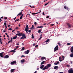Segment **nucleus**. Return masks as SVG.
<instances>
[{
  "label": "nucleus",
  "mask_w": 73,
  "mask_h": 73,
  "mask_svg": "<svg viewBox=\"0 0 73 73\" xmlns=\"http://www.w3.org/2000/svg\"><path fill=\"white\" fill-rule=\"evenodd\" d=\"M3 53H4V52H1L0 53V56L1 57H4V55H3Z\"/></svg>",
  "instance_id": "6"
},
{
  "label": "nucleus",
  "mask_w": 73,
  "mask_h": 73,
  "mask_svg": "<svg viewBox=\"0 0 73 73\" xmlns=\"http://www.w3.org/2000/svg\"><path fill=\"white\" fill-rule=\"evenodd\" d=\"M43 28V26H38V27H37V28Z\"/></svg>",
  "instance_id": "22"
},
{
  "label": "nucleus",
  "mask_w": 73,
  "mask_h": 73,
  "mask_svg": "<svg viewBox=\"0 0 73 73\" xmlns=\"http://www.w3.org/2000/svg\"><path fill=\"white\" fill-rule=\"evenodd\" d=\"M16 17L14 18V20H16Z\"/></svg>",
  "instance_id": "56"
},
{
  "label": "nucleus",
  "mask_w": 73,
  "mask_h": 73,
  "mask_svg": "<svg viewBox=\"0 0 73 73\" xmlns=\"http://www.w3.org/2000/svg\"><path fill=\"white\" fill-rule=\"evenodd\" d=\"M21 39H23V40H24V38L23 37V36L21 38Z\"/></svg>",
  "instance_id": "41"
},
{
  "label": "nucleus",
  "mask_w": 73,
  "mask_h": 73,
  "mask_svg": "<svg viewBox=\"0 0 73 73\" xmlns=\"http://www.w3.org/2000/svg\"><path fill=\"white\" fill-rule=\"evenodd\" d=\"M25 57V56L24 55H22L21 56V58L22 57Z\"/></svg>",
  "instance_id": "39"
},
{
  "label": "nucleus",
  "mask_w": 73,
  "mask_h": 73,
  "mask_svg": "<svg viewBox=\"0 0 73 73\" xmlns=\"http://www.w3.org/2000/svg\"><path fill=\"white\" fill-rule=\"evenodd\" d=\"M13 38V39H16L17 38V35H16L15 36H14Z\"/></svg>",
  "instance_id": "23"
},
{
  "label": "nucleus",
  "mask_w": 73,
  "mask_h": 73,
  "mask_svg": "<svg viewBox=\"0 0 73 73\" xmlns=\"http://www.w3.org/2000/svg\"><path fill=\"white\" fill-rule=\"evenodd\" d=\"M38 47V45H36L35 46V48H37V47Z\"/></svg>",
  "instance_id": "48"
},
{
  "label": "nucleus",
  "mask_w": 73,
  "mask_h": 73,
  "mask_svg": "<svg viewBox=\"0 0 73 73\" xmlns=\"http://www.w3.org/2000/svg\"><path fill=\"white\" fill-rule=\"evenodd\" d=\"M48 3H46L45 4H44V6H46V5H47V4H48Z\"/></svg>",
  "instance_id": "46"
},
{
  "label": "nucleus",
  "mask_w": 73,
  "mask_h": 73,
  "mask_svg": "<svg viewBox=\"0 0 73 73\" xmlns=\"http://www.w3.org/2000/svg\"><path fill=\"white\" fill-rule=\"evenodd\" d=\"M21 63H23V62H25V60L23 59L21 60Z\"/></svg>",
  "instance_id": "17"
},
{
  "label": "nucleus",
  "mask_w": 73,
  "mask_h": 73,
  "mask_svg": "<svg viewBox=\"0 0 73 73\" xmlns=\"http://www.w3.org/2000/svg\"><path fill=\"white\" fill-rule=\"evenodd\" d=\"M11 26V25H8V27H9Z\"/></svg>",
  "instance_id": "62"
},
{
  "label": "nucleus",
  "mask_w": 73,
  "mask_h": 73,
  "mask_svg": "<svg viewBox=\"0 0 73 73\" xmlns=\"http://www.w3.org/2000/svg\"><path fill=\"white\" fill-rule=\"evenodd\" d=\"M14 70H15V69H11V72H13Z\"/></svg>",
  "instance_id": "21"
},
{
  "label": "nucleus",
  "mask_w": 73,
  "mask_h": 73,
  "mask_svg": "<svg viewBox=\"0 0 73 73\" xmlns=\"http://www.w3.org/2000/svg\"><path fill=\"white\" fill-rule=\"evenodd\" d=\"M22 35H23V33H17V34H16V35H17V36H19L20 37V36H22Z\"/></svg>",
  "instance_id": "5"
},
{
  "label": "nucleus",
  "mask_w": 73,
  "mask_h": 73,
  "mask_svg": "<svg viewBox=\"0 0 73 73\" xmlns=\"http://www.w3.org/2000/svg\"><path fill=\"white\" fill-rule=\"evenodd\" d=\"M7 37H8V38H9V35H7Z\"/></svg>",
  "instance_id": "61"
},
{
  "label": "nucleus",
  "mask_w": 73,
  "mask_h": 73,
  "mask_svg": "<svg viewBox=\"0 0 73 73\" xmlns=\"http://www.w3.org/2000/svg\"><path fill=\"white\" fill-rule=\"evenodd\" d=\"M49 39H47L46 40V41L45 42H49L50 41Z\"/></svg>",
  "instance_id": "29"
},
{
  "label": "nucleus",
  "mask_w": 73,
  "mask_h": 73,
  "mask_svg": "<svg viewBox=\"0 0 73 73\" xmlns=\"http://www.w3.org/2000/svg\"><path fill=\"white\" fill-rule=\"evenodd\" d=\"M67 45H70V43H67Z\"/></svg>",
  "instance_id": "37"
},
{
  "label": "nucleus",
  "mask_w": 73,
  "mask_h": 73,
  "mask_svg": "<svg viewBox=\"0 0 73 73\" xmlns=\"http://www.w3.org/2000/svg\"><path fill=\"white\" fill-rule=\"evenodd\" d=\"M16 61H14L11 62L10 63V64H11V65H13V64H16Z\"/></svg>",
  "instance_id": "10"
},
{
  "label": "nucleus",
  "mask_w": 73,
  "mask_h": 73,
  "mask_svg": "<svg viewBox=\"0 0 73 73\" xmlns=\"http://www.w3.org/2000/svg\"><path fill=\"white\" fill-rule=\"evenodd\" d=\"M26 33H28V34H29V33H28V32H29V33H30V32H31V30H30L29 31L28 30V31H26Z\"/></svg>",
  "instance_id": "16"
},
{
  "label": "nucleus",
  "mask_w": 73,
  "mask_h": 73,
  "mask_svg": "<svg viewBox=\"0 0 73 73\" xmlns=\"http://www.w3.org/2000/svg\"><path fill=\"white\" fill-rule=\"evenodd\" d=\"M22 37H23V38H26V36H25V34L23 33L22 34Z\"/></svg>",
  "instance_id": "13"
},
{
  "label": "nucleus",
  "mask_w": 73,
  "mask_h": 73,
  "mask_svg": "<svg viewBox=\"0 0 73 73\" xmlns=\"http://www.w3.org/2000/svg\"><path fill=\"white\" fill-rule=\"evenodd\" d=\"M42 38V36H40V38L39 39V40H40V39H41V38Z\"/></svg>",
  "instance_id": "51"
},
{
  "label": "nucleus",
  "mask_w": 73,
  "mask_h": 73,
  "mask_svg": "<svg viewBox=\"0 0 73 73\" xmlns=\"http://www.w3.org/2000/svg\"><path fill=\"white\" fill-rule=\"evenodd\" d=\"M41 32V31L40 30H40L38 31V33H40Z\"/></svg>",
  "instance_id": "36"
},
{
  "label": "nucleus",
  "mask_w": 73,
  "mask_h": 73,
  "mask_svg": "<svg viewBox=\"0 0 73 73\" xmlns=\"http://www.w3.org/2000/svg\"><path fill=\"white\" fill-rule=\"evenodd\" d=\"M22 18H23V16H21L20 17V20H21V19H22Z\"/></svg>",
  "instance_id": "38"
},
{
  "label": "nucleus",
  "mask_w": 73,
  "mask_h": 73,
  "mask_svg": "<svg viewBox=\"0 0 73 73\" xmlns=\"http://www.w3.org/2000/svg\"><path fill=\"white\" fill-rule=\"evenodd\" d=\"M70 62L71 63V64H72L73 63V61H71Z\"/></svg>",
  "instance_id": "58"
},
{
  "label": "nucleus",
  "mask_w": 73,
  "mask_h": 73,
  "mask_svg": "<svg viewBox=\"0 0 73 73\" xmlns=\"http://www.w3.org/2000/svg\"><path fill=\"white\" fill-rule=\"evenodd\" d=\"M49 17V16H48L47 17H46V18H47V19H48V18Z\"/></svg>",
  "instance_id": "47"
},
{
  "label": "nucleus",
  "mask_w": 73,
  "mask_h": 73,
  "mask_svg": "<svg viewBox=\"0 0 73 73\" xmlns=\"http://www.w3.org/2000/svg\"><path fill=\"white\" fill-rule=\"evenodd\" d=\"M68 73H73V68H71L68 70Z\"/></svg>",
  "instance_id": "2"
},
{
  "label": "nucleus",
  "mask_w": 73,
  "mask_h": 73,
  "mask_svg": "<svg viewBox=\"0 0 73 73\" xmlns=\"http://www.w3.org/2000/svg\"><path fill=\"white\" fill-rule=\"evenodd\" d=\"M19 29V27H17L15 28V29Z\"/></svg>",
  "instance_id": "43"
},
{
  "label": "nucleus",
  "mask_w": 73,
  "mask_h": 73,
  "mask_svg": "<svg viewBox=\"0 0 73 73\" xmlns=\"http://www.w3.org/2000/svg\"><path fill=\"white\" fill-rule=\"evenodd\" d=\"M29 50H28L27 51H25V54H28L29 53Z\"/></svg>",
  "instance_id": "8"
},
{
  "label": "nucleus",
  "mask_w": 73,
  "mask_h": 73,
  "mask_svg": "<svg viewBox=\"0 0 73 73\" xmlns=\"http://www.w3.org/2000/svg\"><path fill=\"white\" fill-rule=\"evenodd\" d=\"M23 10H22L21 12L17 15V16H21V15L22 14V12H23Z\"/></svg>",
  "instance_id": "19"
},
{
  "label": "nucleus",
  "mask_w": 73,
  "mask_h": 73,
  "mask_svg": "<svg viewBox=\"0 0 73 73\" xmlns=\"http://www.w3.org/2000/svg\"><path fill=\"white\" fill-rule=\"evenodd\" d=\"M30 28V29H31V30H32V29H33V28L32 27H31Z\"/></svg>",
  "instance_id": "59"
},
{
  "label": "nucleus",
  "mask_w": 73,
  "mask_h": 73,
  "mask_svg": "<svg viewBox=\"0 0 73 73\" xmlns=\"http://www.w3.org/2000/svg\"><path fill=\"white\" fill-rule=\"evenodd\" d=\"M59 61H60V62H61V61H63V60H60V59H59Z\"/></svg>",
  "instance_id": "44"
},
{
  "label": "nucleus",
  "mask_w": 73,
  "mask_h": 73,
  "mask_svg": "<svg viewBox=\"0 0 73 73\" xmlns=\"http://www.w3.org/2000/svg\"><path fill=\"white\" fill-rule=\"evenodd\" d=\"M35 25H37V23L36 22H35L34 23Z\"/></svg>",
  "instance_id": "50"
},
{
  "label": "nucleus",
  "mask_w": 73,
  "mask_h": 73,
  "mask_svg": "<svg viewBox=\"0 0 73 73\" xmlns=\"http://www.w3.org/2000/svg\"><path fill=\"white\" fill-rule=\"evenodd\" d=\"M62 58H63L62 60H64V59H65V56L63 55H62Z\"/></svg>",
  "instance_id": "26"
},
{
  "label": "nucleus",
  "mask_w": 73,
  "mask_h": 73,
  "mask_svg": "<svg viewBox=\"0 0 73 73\" xmlns=\"http://www.w3.org/2000/svg\"><path fill=\"white\" fill-rule=\"evenodd\" d=\"M43 25H46V23H44L43 24Z\"/></svg>",
  "instance_id": "63"
},
{
  "label": "nucleus",
  "mask_w": 73,
  "mask_h": 73,
  "mask_svg": "<svg viewBox=\"0 0 73 73\" xmlns=\"http://www.w3.org/2000/svg\"><path fill=\"white\" fill-rule=\"evenodd\" d=\"M28 25H26L25 28V31H28Z\"/></svg>",
  "instance_id": "9"
},
{
  "label": "nucleus",
  "mask_w": 73,
  "mask_h": 73,
  "mask_svg": "<svg viewBox=\"0 0 73 73\" xmlns=\"http://www.w3.org/2000/svg\"><path fill=\"white\" fill-rule=\"evenodd\" d=\"M67 25L68 28H72V25L70 24V23H67Z\"/></svg>",
  "instance_id": "4"
},
{
  "label": "nucleus",
  "mask_w": 73,
  "mask_h": 73,
  "mask_svg": "<svg viewBox=\"0 0 73 73\" xmlns=\"http://www.w3.org/2000/svg\"><path fill=\"white\" fill-rule=\"evenodd\" d=\"M41 12V10H40V11L36 13H33L32 14L33 15H36V14H38V13H40Z\"/></svg>",
  "instance_id": "7"
},
{
  "label": "nucleus",
  "mask_w": 73,
  "mask_h": 73,
  "mask_svg": "<svg viewBox=\"0 0 73 73\" xmlns=\"http://www.w3.org/2000/svg\"><path fill=\"white\" fill-rule=\"evenodd\" d=\"M70 57H73V53H72L70 54Z\"/></svg>",
  "instance_id": "27"
},
{
  "label": "nucleus",
  "mask_w": 73,
  "mask_h": 73,
  "mask_svg": "<svg viewBox=\"0 0 73 73\" xmlns=\"http://www.w3.org/2000/svg\"><path fill=\"white\" fill-rule=\"evenodd\" d=\"M9 56L8 55H6L4 56V57H3L4 58H8L9 57Z\"/></svg>",
  "instance_id": "11"
},
{
  "label": "nucleus",
  "mask_w": 73,
  "mask_h": 73,
  "mask_svg": "<svg viewBox=\"0 0 73 73\" xmlns=\"http://www.w3.org/2000/svg\"><path fill=\"white\" fill-rule=\"evenodd\" d=\"M42 15H45V14H44V12H43Z\"/></svg>",
  "instance_id": "57"
},
{
  "label": "nucleus",
  "mask_w": 73,
  "mask_h": 73,
  "mask_svg": "<svg viewBox=\"0 0 73 73\" xmlns=\"http://www.w3.org/2000/svg\"><path fill=\"white\" fill-rule=\"evenodd\" d=\"M29 14H27L26 15V17H29Z\"/></svg>",
  "instance_id": "30"
},
{
  "label": "nucleus",
  "mask_w": 73,
  "mask_h": 73,
  "mask_svg": "<svg viewBox=\"0 0 73 73\" xmlns=\"http://www.w3.org/2000/svg\"><path fill=\"white\" fill-rule=\"evenodd\" d=\"M4 25H7V23H4Z\"/></svg>",
  "instance_id": "45"
},
{
  "label": "nucleus",
  "mask_w": 73,
  "mask_h": 73,
  "mask_svg": "<svg viewBox=\"0 0 73 73\" xmlns=\"http://www.w3.org/2000/svg\"><path fill=\"white\" fill-rule=\"evenodd\" d=\"M64 8L65 9H67V10H69V8L66 7V6H64Z\"/></svg>",
  "instance_id": "12"
},
{
  "label": "nucleus",
  "mask_w": 73,
  "mask_h": 73,
  "mask_svg": "<svg viewBox=\"0 0 73 73\" xmlns=\"http://www.w3.org/2000/svg\"><path fill=\"white\" fill-rule=\"evenodd\" d=\"M33 29H35V28L34 27V25H32V27Z\"/></svg>",
  "instance_id": "35"
},
{
  "label": "nucleus",
  "mask_w": 73,
  "mask_h": 73,
  "mask_svg": "<svg viewBox=\"0 0 73 73\" xmlns=\"http://www.w3.org/2000/svg\"><path fill=\"white\" fill-rule=\"evenodd\" d=\"M44 63H45V61H43L41 62V63L40 64L41 65H43V64H44Z\"/></svg>",
  "instance_id": "25"
},
{
  "label": "nucleus",
  "mask_w": 73,
  "mask_h": 73,
  "mask_svg": "<svg viewBox=\"0 0 73 73\" xmlns=\"http://www.w3.org/2000/svg\"><path fill=\"white\" fill-rule=\"evenodd\" d=\"M50 66H51V64H48L46 66H45V67L43 68L42 70H45V69H48Z\"/></svg>",
  "instance_id": "1"
},
{
  "label": "nucleus",
  "mask_w": 73,
  "mask_h": 73,
  "mask_svg": "<svg viewBox=\"0 0 73 73\" xmlns=\"http://www.w3.org/2000/svg\"><path fill=\"white\" fill-rule=\"evenodd\" d=\"M16 45H19V44L17 43V44Z\"/></svg>",
  "instance_id": "64"
},
{
  "label": "nucleus",
  "mask_w": 73,
  "mask_h": 73,
  "mask_svg": "<svg viewBox=\"0 0 73 73\" xmlns=\"http://www.w3.org/2000/svg\"><path fill=\"white\" fill-rule=\"evenodd\" d=\"M9 30L10 31H11L12 30V28H10L9 29Z\"/></svg>",
  "instance_id": "49"
},
{
  "label": "nucleus",
  "mask_w": 73,
  "mask_h": 73,
  "mask_svg": "<svg viewBox=\"0 0 73 73\" xmlns=\"http://www.w3.org/2000/svg\"><path fill=\"white\" fill-rule=\"evenodd\" d=\"M54 25V24H51V26H53V25Z\"/></svg>",
  "instance_id": "60"
},
{
  "label": "nucleus",
  "mask_w": 73,
  "mask_h": 73,
  "mask_svg": "<svg viewBox=\"0 0 73 73\" xmlns=\"http://www.w3.org/2000/svg\"><path fill=\"white\" fill-rule=\"evenodd\" d=\"M7 19V17H4L3 19L4 20H6V19Z\"/></svg>",
  "instance_id": "32"
},
{
  "label": "nucleus",
  "mask_w": 73,
  "mask_h": 73,
  "mask_svg": "<svg viewBox=\"0 0 73 73\" xmlns=\"http://www.w3.org/2000/svg\"><path fill=\"white\" fill-rule=\"evenodd\" d=\"M21 50H25V48L24 47H23L22 48Z\"/></svg>",
  "instance_id": "31"
},
{
  "label": "nucleus",
  "mask_w": 73,
  "mask_h": 73,
  "mask_svg": "<svg viewBox=\"0 0 73 73\" xmlns=\"http://www.w3.org/2000/svg\"><path fill=\"white\" fill-rule=\"evenodd\" d=\"M45 66L44 65H42L40 67V69H43V67H44Z\"/></svg>",
  "instance_id": "20"
},
{
  "label": "nucleus",
  "mask_w": 73,
  "mask_h": 73,
  "mask_svg": "<svg viewBox=\"0 0 73 73\" xmlns=\"http://www.w3.org/2000/svg\"><path fill=\"white\" fill-rule=\"evenodd\" d=\"M33 46H35V45H36V44L35 43L33 44Z\"/></svg>",
  "instance_id": "53"
},
{
  "label": "nucleus",
  "mask_w": 73,
  "mask_h": 73,
  "mask_svg": "<svg viewBox=\"0 0 73 73\" xmlns=\"http://www.w3.org/2000/svg\"><path fill=\"white\" fill-rule=\"evenodd\" d=\"M9 52H12V53H15L16 52V51L14 50H12L10 51Z\"/></svg>",
  "instance_id": "15"
},
{
  "label": "nucleus",
  "mask_w": 73,
  "mask_h": 73,
  "mask_svg": "<svg viewBox=\"0 0 73 73\" xmlns=\"http://www.w3.org/2000/svg\"><path fill=\"white\" fill-rule=\"evenodd\" d=\"M70 51L71 53H73V46L71 47Z\"/></svg>",
  "instance_id": "14"
},
{
  "label": "nucleus",
  "mask_w": 73,
  "mask_h": 73,
  "mask_svg": "<svg viewBox=\"0 0 73 73\" xmlns=\"http://www.w3.org/2000/svg\"><path fill=\"white\" fill-rule=\"evenodd\" d=\"M58 64H59V61H58L57 62H55L54 63V65H58Z\"/></svg>",
  "instance_id": "18"
},
{
  "label": "nucleus",
  "mask_w": 73,
  "mask_h": 73,
  "mask_svg": "<svg viewBox=\"0 0 73 73\" xmlns=\"http://www.w3.org/2000/svg\"><path fill=\"white\" fill-rule=\"evenodd\" d=\"M57 50H58V45H57L54 48V52H56Z\"/></svg>",
  "instance_id": "3"
},
{
  "label": "nucleus",
  "mask_w": 73,
  "mask_h": 73,
  "mask_svg": "<svg viewBox=\"0 0 73 73\" xmlns=\"http://www.w3.org/2000/svg\"><path fill=\"white\" fill-rule=\"evenodd\" d=\"M5 29H5V30L3 31V32H6V31H5Z\"/></svg>",
  "instance_id": "42"
},
{
  "label": "nucleus",
  "mask_w": 73,
  "mask_h": 73,
  "mask_svg": "<svg viewBox=\"0 0 73 73\" xmlns=\"http://www.w3.org/2000/svg\"><path fill=\"white\" fill-rule=\"evenodd\" d=\"M17 33H20V31H17Z\"/></svg>",
  "instance_id": "55"
},
{
  "label": "nucleus",
  "mask_w": 73,
  "mask_h": 73,
  "mask_svg": "<svg viewBox=\"0 0 73 73\" xmlns=\"http://www.w3.org/2000/svg\"><path fill=\"white\" fill-rule=\"evenodd\" d=\"M58 44L59 45V46H61V44L60 42L58 43Z\"/></svg>",
  "instance_id": "40"
},
{
  "label": "nucleus",
  "mask_w": 73,
  "mask_h": 73,
  "mask_svg": "<svg viewBox=\"0 0 73 73\" xmlns=\"http://www.w3.org/2000/svg\"><path fill=\"white\" fill-rule=\"evenodd\" d=\"M41 59H46V58L44 57H42V58H41Z\"/></svg>",
  "instance_id": "28"
},
{
  "label": "nucleus",
  "mask_w": 73,
  "mask_h": 73,
  "mask_svg": "<svg viewBox=\"0 0 73 73\" xmlns=\"http://www.w3.org/2000/svg\"><path fill=\"white\" fill-rule=\"evenodd\" d=\"M12 37L11 38V40H10V42H12V41H13V40H13Z\"/></svg>",
  "instance_id": "33"
},
{
  "label": "nucleus",
  "mask_w": 73,
  "mask_h": 73,
  "mask_svg": "<svg viewBox=\"0 0 73 73\" xmlns=\"http://www.w3.org/2000/svg\"><path fill=\"white\" fill-rule=\"evenodd\" d=\"M70 66L69 65V64L67 65V67H69V66Z\"/></svg>",
  "instance_id": "52"
},
{
  "label": "nucleus",
  "mask_w": 73,
  "mask_h": 73,
  "mask_svg": "<svg viewBox=\"0 0 73 73\" xmlns=\"http://www.w3.org/2000/svg\"><path fill=\"white\" fill-rule=\"evenodd\" d=\"M32 38H34V36H33V34L32 35Z\"/></svg>",
  "instance_id": "34"
},
{
  "label": "nucleus",
  "mask_w": 73,
  "mask_h": 73,
  "mask_svg": "<svg viewBox=\"0 0 73 73\" xmlns=\"http://www.w3.org/2000/svg\"><path fill=\"white\" fill-rule=\"evenodd\" d=\"M15 31V30H14L13 31H12V32H13V33H14V32L13 31Z\"/></svg>",
  "instance_id": "54"
},
{
  "label": "nucleus",
  "mask_w": 73,
  "mask_h": 73,
  "mask_svg": "<svg viewBox=\"0 0 73 73\" xmlns=\"http://www.w3.org/2000/svg\"><path fill=\"white\" fill-rule=\"evenodd\" d=\"M58 66H55L54 67V69H58Z\"/></svg>",
  "instance_id": "24"
}]
</instances>
